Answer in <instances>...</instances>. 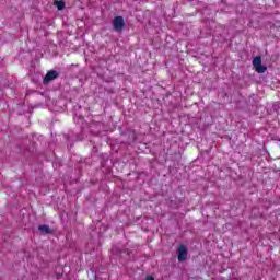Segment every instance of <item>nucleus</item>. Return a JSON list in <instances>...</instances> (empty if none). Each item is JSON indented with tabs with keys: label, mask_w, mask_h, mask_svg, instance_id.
Returning <instances> with one entry per match:
<instances>
[{
	"label": "nucleus",
	"mask_w": 280,
	"mask_h": 280,
	"mask_svg": "<svg viewBox=\"0 0 280 280\" xmlns=\"http://www.w3.org/2000/svg\"><path fill=\"white\" fill-rule=\"evenodd\" d=\"M253 67L256 69L257 73H266V71H268V68L261 65L260 56H257L253 59Z\"/></svg>",
	"instance_id": "obj_1"
},
{
	"label": "nucleus",
	"mask_w": 280,
	"mask_h": 280,
	"mask_svg": "<svg viewBox=\"0 0 280 280\" xmlns=\"http://www.w3.org/2000/svg\"><path fill=\"white\" fill-rule=\"evenodd\" d=\"M114 30L116 32H121L124 27L126 26V22L124 21L122 16H117L113 21Z\"/></svg>",
	"instance_id": "obj_2"
},
{
	"label": "nucleus",
	"mask_w": 280,
	"mask_h": 280,
	"mask_svg": "<svg viewBox=\"0 0 280 280\" xmlns=\"http://www.w3.org/2000/svg\"><path fill=\"white\" fill-rule=\"evenodd\" d=\"M177 255L178 261H187V247L185 245H179L177 248Z\"/></svg>",
	"instance_id": "obj_3"
},
{
	"label": "nucleus",
	"mask_w": 280,
	"mask_h": 280,
	"mask_svg": "<svg viewBox=\"0 0 280 280\" xmlns=\"http://www.w3.org/2000/svg\"><path fill=\"white\" fill-rule=\"evenodd\" d=\"M59 73L56 70H50L46 73L44 78V84H49V82L56 80L58 78Z\"/></svg>",
	"instance_id": "obj_4"
},
{
	"label": "nucleus",
	"mask_w": 280,
	"mask_h": 280,
	"mask_svg": "<svg viewBox=\"0 0 280 280\" xmlns=\"http://www.w3.org/2000/svg\"><path fill=\"white\" fill-rule=\"evenodd\" d=\"M38 231L42 233V235L54 234V230H51V228H49V225H47V224L39 225Z\"/></svg>",
	"instance_id": "obj_5"
},
{
	"label": "nucleus",
	"mask_w": 280,
	"mask_h": 280,
	"mask_svg": "<svg viewBox=\"0 0 280 280\" xmlns=\"http://www.w3.org/2000/svg\"><path fill=\"white\" fill-rule=\"evenodd\" d=\"M55 5L58 10H65V3L62 1H55Z\"/></svg>",
	"instance_id": "obj_6"
},
{
	"label": "nucleus",
	"mask_w": 280,
	"mask_h": 280,
	"mask_svg": "<svg viewBox=\"0 0 280 280\" xmlns=\"http://www.w3.org/2000/svg\"><path fill=\"white\" fill-rule=\"evenodd\" d=\"M147 280H154V278H152V277H148V278H147Z\"/></svg>",
	"instance_id": "obj_7"
}]
</instances>
